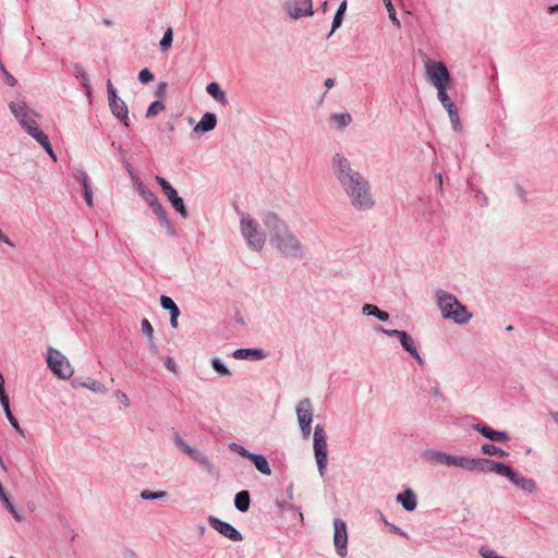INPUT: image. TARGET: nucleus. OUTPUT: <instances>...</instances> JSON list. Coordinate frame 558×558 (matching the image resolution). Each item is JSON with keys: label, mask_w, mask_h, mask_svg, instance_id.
Returning a JSON list of instances; mask_svg holds the SVG:
<instances>
[{"label": "nucleus", "mask_w": 558, "mask_h": 558, "mask_svg": "<svg viewBox=\"0 0 558 558\" xmlns=\"http://www.w3.org/2000/svg\"><path fill=\"white\" fill-rule=\"evenodd\" d=\"M217 124L216 116L211 112H206L201 121L194 128L195 132H208L215 129Z\"/></svg>", "instance_id": "21"}, {"label": "nucleus", "mask_w": 558, "mask_h": 558, "mask_svg": "<svg viewBox=\"0 0 558 558\" xmlns=\"http://www.w3.org/2000/svg\"><path fill=\"white\" fill-rule=\"evenodd\" d=\"M230 448L232 451L238 452L239 454H241L242 457H244L248 460H250V457L253 456V453L248 452L246 449H244L242 446H240L238 444H232L230 446Z\"/></svg>", "instance_id": "47"}, {"label": "nucleus", "mask_w": 558, "mask_h": 558, "mask_svg": "<svg viewBox=\"0 0 558 558\" xmlns=\"http://www.w3.org/2000/svg\"><path fill=\"white\" fill-rule=\"evenodd\" d=\"M347 10V1L344 0L340 7L338 8L335 16H333V21H332V27H331V32L329 34V36L337 29L341 26L342 24V16L344 14Z\"/></svg>", "instance_id": "31"}, {"label": "nucleus", "mask_w": 558, "mask_h": 558, "mask_svg": "<svg viewBox=\"0 0 558 558\" xmlns=\"http://www.w3.org/2000/svg\"><path fill=\"white\" fill-rule=\"evenodd\" d=\"M210 525L225 537L233 542L242 541L241 533L234 529L230 523L221 521L217 518H209Z\"/></svg>", "instance_id": "14"}, {"label": "nucleus", "mask_w": 558, "mask_h": 558, "mask_svg": "<svg viewBox=\"0 0 558 558\" xmlns=\"http://www.w3.org/2000/svg\"><path fill=\"white\" fill-rule=\"evenodd\" d=\"M138 80L143 84H147L154 80L153 73L148 69H143L138 73Z\"/></svg>", "instance_id": "44"}, {"label": "nucleus", "mask_w": 558, "mask_h": 558, "mask_svg": "<svg viewBox=\"0 0 558 558\" xmlns=\"http://www.w3.org/2000/svg\"><path fill=\"white\" fill-rule=\"evenodd\" d=\"M436 299L444 318L460 325L466 324L471 319L472 314L453 294L438 290L436 292Z\"/></svg>", "instance_id": "3"}, {"label": "nucleus", "mask_w": 558, "mask_h": 558, "mask_svg": "<svg viewBox=\"0 0 558 558\" xmlns=\"http://www.w3.org/2000/svg\"><path fill=\"white\" fill-rule=\"evenodd\" d=\"M166 109V106L162 101L156 100L150 104L147 109L146 118L150 119L156 117L158 113L162 112Z\"/></svg>", "instance_id": "33"}, {"label": "nucleus", "mask_w": 558, "mask_h": 558, "mask_svg": "<svg viewBox=\"0 0 558 558\" xmlns=\"http://www.w3.org/2000/svg\"><path fill=\"white\" fill-rule=\"evenodd\" d=\"M241 231L246 239L248 246L254 250H260L265 243V238L257 231V225L250 217H243L241 220Z\"/></svg>", "instance_id": "9"}, {"label": "nucleus", "mask_w": 558, "mask_h": 558, "mask_svg": "<svg viewBox=\"0 0 558 558\" xmlns=\"http://www.w3.org/2000/svg\"><path fill=\"white\" fill-rule=\"evenodd\" d=\"M75 179L82 184V186L89 184L88 177L84 171H78L75 174Z\"/></svg>", "instance_id": "51"}, {"label": "nucleus", "mask_w": 558, "mask_h": 558, "mask_svg": "<svg viewBox=\"0 0 558 558\" xmlns=\"http://www.w3.org/2000/svg\"><path fill=\"white\" fill-rule=\"evenodd\" d=\"M347 195L351 201V205L356 210H369L375 205V201L371 193V185L364 177L359 181V185H355V187Z\"/></svg>", "instance_id": "5"}, {"label": "nucleus", "mask_w": 558, "mask_h": 558, "mask_svg": "<svg viewBox=\"0 0 558 558\" xmlns=\"http://www.w3.org/2000/svg\"><path fill=\"white\" fill-rule=\"evenodd\" d=\"M166 90H167V83L165 82H160L157 86V92L156 94L159 96V97H163L166 95Z\"/></svg>", "instance_id": "54"}, {"label": "nucleus", "mask_w": 558, "mask_h": 558, "mask_svg": "<svg viewBox=\"0 0 558 558\" xmlns=\"http://www.w3.org/2000/svg\"><path fill=\"white\" fill-rule=\"evenodd\" d=\"M322 7H323V10L325 11L327 8V2H324Z\"/></svg>", "instance_id": "64"}, {"label": "nucleus", "mask_w": 558, "mask_h": 558, "mask_svg": "<svg viewBox=\"0 0 558 558\" xmlns=\"http://www.w3.org/2000/svg\"><path fill=\"white\" fill-rule=\"evenodd\" d=\"M150 207L161 221L167 220V211L162 207V205L159 203V201L154 203Z\"/></svg>", "instance_id": "41"}, {"label": "nucleus", "mask_w": 558, "mask_h": 558, "mask_svg": "<svg viewBox=\"0 0 558 558\" xmlns=\"http://www.w3.org/2000/svg\"><path fill=\"white\" fill-rule=\"evenodd\" d=\"M2 71L4 73V76H5V83L9 85V86H15L16 84V78L13 77L8 71H5L4 68H2Z\"/></svg>", "instance_id": "52"}, {"label": "nucleus", "mask_w": 558, "mask_h": 558, "mask_svg": "<svg viewBox=\"0 0 558 558\" xmlns=\"http://www.w3.org/2000/svg\"><path fill=\"white\" fill-rule=\"evenodd\" d=\"M172 40H173V31L171 27H169L165 32L163 37L160 40V48L162 50H168L172 45Z\"/></svg>", "instance_id": "37"}, {"label": "nucleus", "mask_w": 558, "mask_h": 558, "mask_svg": "<svg viewBox=\"0 0 558 558\" xmlns=\"http://www.w3.org/2000/svg\"><path fill=\"white\" fill-rule=\"evenodd\" d=\"M166 367H167L169 371L173 372V373H175V372H177V369H175V368H177V364H175V362L173 361V359H171V357H168V359H167V361H166Z\"/></svg>", "instance_id": "56"}, {"label": "nucleus", "mask_w": 558, "mask_h": 558, "mask_svg": "<svg viewBox=\"0 0 558 558\" xmlns=\"http://www.w3.org/2000/svg\"><path fill=\"white\" fill-rule=\"evenodd\" d=\"M425 71L428 81L437 88V92H444L447 88L449 82V71L446 65L440 61L426 60Z\"/></svg>", "instance_id": "6"}, {"label": "nucleus", "mask_w": 558, "mask_h": 558, "mask_svg": "<svg viewBox=\"0 0 558 558\" xmlns=\"http://www.w3.org/2000/svg\"><path fill=\"white\" fill-rule=\"evenodd\" d=\"M400 342H401L402 348L407 352H409L418 363H422V359L414 345V342L407 332L401 335Z\"/></svg>", "instance_id": "26"}, {"label": "nucleus", "mask_w": 558, "mask_h": 558, "mask_svg": "<svg viewBox=\"0 0 558 558\" xmlns=\"http://www.w3.org/2000/svg\"><path fill=\"white\" fill-rule=\"evenodd\" d=\"M251 504L250 494L247 490H241L235 495L234 498V505L235 508L241 511L245 512L248 510Z\"/></svg>", "instance_id": "27"}, {"label": "nucleus", "mask_w": 558, "mask_h": 558, "mask_svg": "<svg viewBox=\"0 0 558 558\" xmlns=\"http://www.w3.org/2000/svg\"><path fill=\"white\" fill-rule=\"evenodd\" d=\"M332 119L338 123L339 128H344L352 121L349 113H336L332 116Z\"/></svg>", "instance_id": "39"}, {"label": "nucleus", "mask_w": 558, "mask_h": 558, "mask_svg": "<svg viewBox=\"0 0 558 558\" xmlns=\"http://www.w3.org/2000/svg\"><path fill=\"white\" fill-rule=\"evenodd\" d=\"M4 412H5V415L9 420V422L11 423V425L17 430V432H21V426L17 422V420L13 416L11 410H10V402L9 401H5L4 403H1Z\"/></svg>", "instance_id": "36"}, {"label": "nucleus", "mask_w": 558, "mask_h": 558, "mask_svg": "<svg viewBox=\"0 0 558 558\" xmlns=\"http://www.w3.org/2000/svg\"><path fill=\"white\" fill-rule=\"evenodd\" d=\"M211 365H213L214 369L217 373H219L220 375H229L230 374L228 368L218 359H214L211 361Z\"/></svg>", "instance_id": "45"}, {"label": "nucleus", "mask_w": 558, "mask_h": 558, "mask_svg": "<svg viewBox=\"0 0 558 558\" xmlns=\"http://www.w3.org/2000/svg\"><path fill=\"white\" fill-rule=\"evenodd\" d=\"M348 531L347 524L341 519L333 520V545L341 557L347 555Z\"/></svg>", "instance_id": "12"}, {"label": "nucleus", "mask_w": 558, "mask_h": 558, "mask_svg": "<svg viewBox=\"0 0 558 558\" xmlns=\"http://www.w3.org/2000/svg\"><path fill=\"white\" fill-rule=\"evenodd\" d=\"M173 440L175 446L181 449L184 453L191 457L194 461L206 464L207 459L204 454H202L196 448L191 447L186 441L178 434L174 433Z\"/></svg>", "instance_id": "16"}, {"label": "nucleus", "mask_w": 558, "mask_h": 558, "mask_svg": "<svg viewBox=\"0 0 558 558\" xmlns=\"http://www.w3.org/2000/svg\"><path fill=\"white\" fill-rule=\"evenodd\" d=\"M302 432H303V435L305 437H308L310 434H311V424H307V425H300Z\"/></svg>", "instance_id": "58"}, {"label": "nucleus", "mask_w": 558, "mask_h": 558, "mask_svg": "<svg viewBox=\"0 0 558 558\" xmlns=\"http://www.w3.org/2000/svg\"><path fill=\"white\" fill-rule=\"evenodd\" d=\"M438 99L441 102V105L446 108V110L448 111V116L452 123L453 130L456 132H461L462 125L460 122L458 110H457L453 101L447 95L446 90L438 93Z\"/></svg>", "instance_id": "15"}, {"label": "nucleus", "mask_w": 558, "mask_h": 558, "mask_svg": "<svg viewBox=\"0 0 558 558\" xmlns=\"http://www.w3.org/2000/svg\"><path fill=\"white\" fill-rule=\"evenodd\" d=\"M233 356L238 360H246L250 357H253L255 360H260L264 357V354L260 350L238 349L233 352Z\"/></svg>", "instance_id": "28"}, {"label": "nucleus", "mask_w": 558, "mask_h": 558, "mask_svg": "<svg viewBox=\"0 0 558 558\" xmlns=\"http://www.w3.org/2000/svg\"><path fill=\"white\" fill-rule=\"evenodd\" d=\"M0 241L4 242L7 244L12 245L11 242L9 241L8 236L4 235L1 230H0Z\"/></svg>", "instance_id": "60"}, {"label": "nucleus", "mask_w": 558, "mask_h": 558, "mask_svg": "<svg viewBox=\"0 0 558 558\" xmlns=\"http://www.w3.org/2000/svg\"><path fill=\"white\" fill-rule=\"evenodd\" d=\"M333 85H335V80H333V78H327V80L325 81V86H326L328 89H329V88H331V87H333Z\"/></svg>", "instance_id": "59"}, {"label": "nucleus", "mask_w": 558, "mask_h": 558, "mask_svg": "<svg viewBox=\"0 0 558 558\" xmlns=\"http://www.w3.org/2000/svg\"><path fill=\"white\" fill-rule=\"evenodd\" d=\"M84 190V198L89 207L93 206V191L90 184L83 186Z\"/></svg>", "instance_id": "48"}, {"label": "nucleus", "mask_w": 558, "mask_h": 558, "mask_svg": "<svg viewBox=\"0 0 558 558\" xmlns=\"http://www.w3.org/2000/svg\"><path fill=\"white\" fill-rule=\"evenodd\" d=\"M383 331L390 337H398L399 339L401 338V335L405 333V331L397 330V329H393V330L383 329Z\"/></svg>", "instance_id": "55"}, {"label": "nucleus", "mask_w": 558, "mask_h": 558, "mask_svg": "<svg viewBox=\"0 0 558 558\" xmlns=\"http://www.w3.org/2000/svg\"><path fill=\"white\" fill-rule=\"evenodd\" d=\"M484 464H488L489 465V471H493L499 475H502V476H506L510 480V477L513 475V470L504 464V463H500V462H495V461H490V460H483Z\"/></svg>", "instance_id": "24"}, {"label": "nucleus", "mask_w": 558, "mask_h": 558, "mask_svg": "<svg viewBox=\"0 0 558 558\" xmlns=\"http://www.w3.org/2000/svg\"><path fill=\"white\" fill-rule=\"evenodd\" d=\"M160 304L165 310L170 311V313H180L179 307L175 305L173 300L167 295H161Z\"/></svg>", "instance_id": "35"}, {"label": "nucleus", "mask_w": 558, "mask_h": 558, "mask_svg": "<svg viewBox=\"0 0 558 558\" xmlns=\"http://www.w3.org/2000/svg\"><path fill=\"white\" fill-rule=\"evenodd\" d=\"M0 499L3 501V504L5 505L8 510L13 514V517L17 521H20L21 520V515L19 514V512L16 511L14 506L11 504L10 499L8 498V496L5 495L1 484H0Z\"/></svg>", "instance_id": "34"}, {"label": "nucleus", "mask_w": 558, "mask_h": 558, "mask_svg": "<svg viewBox=\"0 0 558 558\" xmlns=\"http://www.w3.org/2000/svg\"><path fill=\"white\" fill-rule=\"evenodd\" d=\"M286 10L294 20L312 16L314 13L312 0H289L286 2Z\"/></svg>", "instance_id": "13"}, {"label": "nucleus", "mask_w": 558, "mask_h": 558, "mask_svg": "<svg viewBox=\"0 0 558 558\" xmlns=\"http://www.w3.org/2000/svg\"><path fill=\"white\" fill-rule=\"evenodd\" d=\"M150 207L161 221L167 220V211L162 207V205L159 203V201L154 203Z\"/></svg>", "instance_id": "42"}, {"label": "nucleus", "mask_w": 558, "mask_h": 558, "mask_svg": "<svg viewBox=\"0 0 558 558\" xmlns=\"http://www.w3.org/2000/svg\"><path fill=\"white\" fill-rule=\"evenodd\" d=\"M180 315V313H171V326L173 328H177L178 327V316Z\"/></svg>", "instance_id": "57"}, {"label": "nucleus", "mask_w": 558, "mask_h": 558, "mask_svg": "<svg viewBox=\"0 0 558 558\" xmlns=\"http://www.w3.org/2000/svg\"><path fill=\"white\" fill-rule=\"evenodd\" d=\"M250 460L254 463L255 468L260 473H263L265 475H270L271 474L270 466H269L267 460L263 456L253 453V456L250 457Z\"/></svg>", "instance_id": "29"}, {"label": "nucleus", "mask_w": 558, "mask_h": 558, "mask_svg": "<svg viewBox=\"0 0 558 558\" xmlns=\"http://www.w3.org/2000/svg\"><path fill=\"white\" fill-rule=\"evenodd\" d=\"M454 466H459L464 470H475V469L484 470V462H483V460L469 459V458L457 456Z\"/></svg>", "instance_id": "23"}, {"label": "nucleus", "mask_w": 558, "mask_h": 558, "mask_svg": "<svg viewBox=\"0 0 558 558\" xmlns=\"http://www.w3.org/2000/svg\"><path fill=\"white\" fill-rule=\"evenodd\" d=\"M480 554L483 558H502L497 556L495 550L488 549V548H481Z\"/></svg>", "instance_id": "50"}, {"label": "nucleus", "mask_w": 558, "mask_h": 558, "mask_svg": "<svg viewBox=\"0 0 558 558\" xmlns=\"http://www.w3.org/2000/svg\"><path fill=\"white\" fill-rule=\"evenodd\" d=\"M47 364L51 372L60 379H69L73 375V368L69 360L53 348L48 350Z\"/></svg>", "instance_id": "7"}, {"label": "nucleus", "mask_w": 558, "mask_h": 558, "mask_svg": "<svg viewBox=\"0 0 558 558\" xmlns=\"http://www.w3.org/2000/svg\"><path fill=\"white\" fill-rule=\"evenodd\" d=\"M313 447L319 474L324 476L327 466V436L320 425L315 427Z\"/></svg>", "instance_id": "8"}, {"label": "nucleus", "mask_w": 558, "mask_h": 558, "mask_svg": "<svg viewBox=\"0 0 558 558\" xmlns=\"http://www.w3.org/2000/svg\"><path fill=\"white\" fill-rule=\"evenodd\" d=\"M12 114L19 121L21 126L35 138L56 161L57 157L52 150L48 136L39 129L37 122L33 118V113L28 110L24 102H11L9 105Z\"/></svg>", "instance_id": "2"}, {"label": "nucleus", "mask_w": 558, "mask_h": 558, "mask_svg": "<svg viewBox=\"0 0 558 558\" xmlns=\"http://www.w3.org/2000/svg\"><path fill=\"white\" fill-rule=\"evenodd\" d=\"M475 429L492 441H507L509 439L507 433L495 430L488 426L476 425Z\"/></svg>", "instance_id": "18"}, {"label": "nucleus", "mask_w": 558, "mask_h": 558, "mask_svg": "<svg viewBox=\"0 0 558 558\" xmlns=\"http://www.w3.org/2000/svg\"><path fill=\"white\" fill-rule=\"evenodd\" d=\"M510 481L521 489L529 493L534 492L536 488V484L532 478L519 476L515 472H513V475L510 477Z\"/></svg>", "instance_id": "25"}, {"label": "nucleus", "mask_w": 558, "mask_h": 558, "mask_svg": "<svg viewBox=\"0 0 558 558\" xmlns=\"http://www.w3.org/2000/svg\"><path fill=\"white\" fill-rule=\"evenodd\" d=\"M206 92L220 105L227 106L228 98L225 90L221 89L220 85L216 82L209 83L206 86Z\"/></svg>", "instance_id": "20"}, {"label": "nucleus", "mask_w": 558, "mask_h": 558, "mask_svg": "<svg viewBox=\"0 0 558 558\" xmlns=\"http://www.w3.org/2000/svg\"><path fill=\"white\" fill-rule=\"evenodd\" d=\"M156 181L161 187L162 192L167 196L168 201L171 203L173 208L183 217H187V211L184 206L183 199L178 195V192L172 187V185L163 178L156 177Z\"/></svg>", "instance_id": "11"}, {"label": "nucleus", "mask_w": 558, "mask_h": 558, "mask_svg": "<svg viewBox=\"0 0 558 558\" xmlns=\"http://www.w3.org/2000/svg\"><path fill=\"white\" fill-rule=\"evenodd\" d=\"M107 88H108V100H109V106H110L111 112L118 119H120L124 123L125 126H128L129 125V123H128L129 111H128V107H126L125 102L118 97L117 90L113 87L111 81L107 82Z\"/></svg>", "instance_id": "10"}, {"label": "nucleus", "mask_w": 558, "mask_h": 558, "mask_svg": "<svg viewBox=\"0 0 558 558\" xmlns=\"http://www.w3.org/2000/svg\"><path fill=\"white\" fill-rule=\"evenodd\" d=\"M385 2V5L387 7L388 3H391V0H383Z\"/></svg>", "instance_id": "63"}, {"label": "nucleus", "mask_w": 558, "mask_h": 558, "mask_svg": "<svg viewBox=\"0 0 558 558\" xmlns=\"http://www.w3.org/2000/svg\"><path fill=\"white\" fill-rule=\"evenodd\" d=\"M142 194H143V197L145 198V201L149 204V206H151L154 203L158 202L157 196L150 191H143Z\"/></svg>", "instance_id": "49"}, {"label": "nucleus", "mask_w": 558, "mask_h": 558, "mask_svg": "<svg viewBox=\"0 0 558 558\" xmlns=\"http://www.w3.org/2000/svg\"><path fill=\"white\" fill-rule=\"evenodd\" d=\"M427 459L437 464L454 465L457 456H450L440 451L427 452Z\"/></svg>", "instance_id": "19"}, {"label": "nucleus", "mask_w": 558, "mask_h": 558, "mask_svg": "<svg viewBox=\"0 0 558 558\" xmlns=\"http://www.w3.org/2000/svg\"><path fill=\"white\" fill-rule=\"evenodd\" d=\"M483 453L487 456H497V457H506L507 452L502 449L498 448L497 446L493 444H485L482 446Z\"/></svg>", "instance_id": "32"}, {"label": "nucleus", "mask_w": 558, "mask_h": 558, "mask_svg": "<svg viewBox=\"0 0 558 558\" xmlns=\"http://www.w3.org/2000/svg\"><path fill=\"white\" fill-rule=\"evenodd\" d=\"M397 500L408 511H413L417 505L416 496L411 489H407L402 494H399Z\"/></svg>", "instance_id": "22"}, {"label": "nucleus", "mask_w": 558, "mask_h": 558, "mask_svg": "<svg viewBox=\"0 0 558 558\" xmlns=\"http://www.w3.org/2000/svg\"><path fill=\"white\" fill-rule=\"evenodd\" d=\"M387 11H388V14H389V19L391 20V22L397 26V27H400L401 26V23L400 21L398 20L397 17V13H396V10L392 5V3H388L387 7H386Z\"/></svg>", "instance_id": "46"}, {"label": "nucleus", "mask_w": 558, "mask_h": 558, "mask_svg": "<svg viewBox=\"0 0 558 558\" xmlns=\"http://www.w3.org/2000/svg\"><path fill=\"white\" fill-rule=\"evenodd\" d=\"M83 387L94 391V392H100V393H104L105 392V387L102 384H100L99 381L97 380H89L88 383H83L82 384Z\"/></svg>", "instance_id": "40"}, {"label": "nucleus", "mask_w": 558, "mask_h": 558, "mask_svg": "<svg viewBox=\"0 0 558 558\" xmlns=\"http://www.w3.org/2000/svg\"><path fill=\"white\" fill-rule=\"evenodd\" d=\"M142 332L150 340V347L154 349L156 347L153 342L154 328L148 319L142 320Z\"/></svg>", "instance_id": "38"}, {"label": "nucleus", "mask_w": 558, "mask_h": 558, "mask_svg": "<svg viewBox=\"0 0 558 558\" xmlns=\"http://www.w3.org/2000/svg\"><path fill=\"white\" fill-rule=\"evenodd\" d=\"M264 223L269 232L270 243L283 255L298 256L302 245L276 214H267Z\"/></svg>", "instance_id": "1"}, {"label": "nucleus", "mask_w": 558, "mask_h": 558, "mask_svg": "<svg viewBox=\"0 0 558 558\" xmlns=\"http://www.w3.org/2000/svg\"><path fill=\"white\" fill-rule=\"evenodd\" d=\"M547 12L550 14L558 12V4L548 7Z\"/></svg>", "instance_id": "61"}, {"label": "nucleus", "mask_w": 558, "mask_h": 558, "mask_svg": "<svg viewBox=\"0 0 558 558\" xmlns=\"http://www.w3.org/2000/svg\"><path fill=\"white\" fill-rule=\"evenodd\" d=\"M363 313L366 315H373L383 322H386L389 318V315L387 312L380 311L377 306L372 305V304H365L363 306Z\"/></svg>", "instance_id": "30"}, {"label": "nucleus", "mask_w": 558, "mask_h": 558, "mask_svg": "<svg viewBox=\"0 0 558 558\" xmlns=\"http://www.w3.org/2000/svg\"><path fill=\"white\" fill-rule=\"evenodd\" d=\"M333 174L345 192L350 193L363 177L359 171L354 170L347 157L341 154H336L332 158Z\"/></svg>", "instance_id": "4"}, {"label": "nucleus", "mask_w": 558, "mask_h": 558, "mask_svg": "<svg viewBox=\"0 0 558 558\" xmlns=\"http://www.w3.org/2000/svg\"><path fill=\"white\" fill-rule=\"evenodd\" d=\"M124 558H136L135 554L133 551H128L125 555H124Z\"/></svg>", "instance_id": "62"}, {"label": "nucleus", "mask_w": 558, "mask_h": 558, "mask_svg": "<svg viewBox=\"0 0 558 558\" xmlns=\"http://www.w3.org/2000/svg\"><path fill=\"white\" fill-rule=\"evenodd\" d=\"M296 415L300 425L312 424L313 407L308 399L301 400L296 407Z\"/></svg>", "instance_id": "17"}, {"label": "nucleus", "mask_w": 558, "mask_h": 558, "mask_svg": "<svg viewBox=\"0 0 558 558\" xmlns=\"http://www.w3.org/2000/svg\"><path fill=\"white\" fill-rule=\"evenodd\" d=\"M117 398L119 399V401H120L124 407H129L130 401H129L128 396H126L124 392L118 391V392H117Z\"/></svg>", "instance_id": "53"}, {"label": "nucleus", "mask_w": 558, "mask_h": 558, "mask_svg": "<svg viewBox=\"0 0 558 558\" xmlns=\"http://www.w3.org/2000/svg\"><path fill=\"white\" fill-rule=\"evenodd\" d=\"M166 492H150L148 489H144L142 490L141 493V497L143 499H160V498H163L166 496Z\"/></svg>", "instance_id": "43"}]
</instances>
